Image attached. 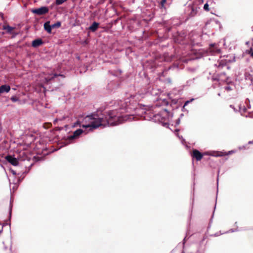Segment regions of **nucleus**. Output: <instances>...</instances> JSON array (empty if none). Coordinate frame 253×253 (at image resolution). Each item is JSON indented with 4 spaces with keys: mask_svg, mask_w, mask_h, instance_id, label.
I'll return each mask as SVG.
<instances>
[{
    "mask_svg": "<svg viewBox=\"0 0 253 253\" xmlns=\"http://www.w3.org/2000/svg\"><path fill=\"white\" fill-rule=\"evenodd\" d=\"M118 108L109 111L105 118L104 115H101L99 116L96 113H91L86 116L82 121L83 124L80 125V127L86 130L88 129L89 132L100 126H116L125 121L135 120V117L133 115L124 114L128 112V109H132L130 106L131 103L129 99L120 100L118 102Z\"/></svg>",
    "mask_w": 253,
    "mask_h": 253,
    "instance_id": "nucleus-1",
    "label": "nucleus"
},
{
    "mask_svg": "<svg viewBox=\"0 0 253 253\" xmlns=\"http://www.w3.org/2000/svg\"><path fill=\"white\" fill-rule=\"evenodd\" d=\"M169 112L166 109H163L159 113L153 116V119L155 121L161 123L164 126L168 127L169 124L167 121L169 117Z\"/></svg>",
    "mask_w": 253,
    "mask_h": 253,
    "instance_id": "nucleus-2",
    "label": "nucleus"
},
{
    "mask_svg": "<svg viewBox=\"0 0 253 253\" xmlns=\"http://www.w3.org/2000/svg\"><path fill=\"white\" fill-rule=\"evenodd\" d=\"M88 133V131L85 128L84 129L79 128L75 130L72 135L68 136L67 140L70 142L73 140L78 138L82 134L84 133V135H86Z\"/></svg>",
    "mask_w": 253,
    "mask_h": 253,
    "instance_id": "nucleus-3",
    "label": "nucleus"
},
{
    "mask_svg": "<svg viewBox=\"0 0 253 253\" xmlns=\"http://www.w3.org/2000/svg\"><path fill=\"white\" fill-rule=\"evenodd\" d=\"M48 8L46 6H42L38 8L32 9V13L37 14L38 15H42L48 12Z\"/></svg>",
    "mask_w": 253,
    "mask_h": 253,
    "instance_id": "nucleus-4",
    "label": "nucleus"
},
{
    "mask_svg": "<svg viewBox=\"0 0 253 253\" xmlns=\"http://www.w3.org/2000/svg\"><path fill=\"white\" fill-rule=\"evenodd\" d=\"M6 160L7 162L10 163L14 166H17L19 165L18 160L15 157H13L12 156L8 155L6 157Z\"/></svg>",
    "mask_w": 253,
    "mask_h": 253,
    "instance_id": "nucleus-5",
    "label": "nucleus"
},
{
    "mask_svg": "<svg viewBox=\"0 0 253 253\" xmlns=\"http://www.w3.org/2000/svg\"><path fill=\"white\" fill-rule=\"evenodd\" d=\"M203 154L196 149H194L193 151L192 157L193 158H195L197 161H200L203 158Z\"/></svg>",
    "mask_w": 253,
    "mask_h": 253,
    "instance_id": "nucleus-6",
    "label": "nucleus"
},
{
    "mask_svg": "<svg viewBox=\"0 0 253 253\" xmlns=\"http://www.w3.org/2000/svg\"><path fill=\"white\" fill-rule=\"evenodd\" d=\"M10 90V86L8 84H3L0 86V94L7 93Z\"/></svg>",
    "mask_w": 253,
    "mask_h": 253,
    "instance_id": "nucleus-7",
    "label": "nucleus"
},
{
    "mask_svg": "<svg viewBox=\"0 0 253 253\" xmlns=\"http://www.w3.org/2000/svg\"><path fill=\"white\" fill-rule=\"evenodd\" d=\"M99 23L96 22H93L92 24L88 27V30L92 32H95L98 28Z\"/></svg>",
    "mask_w": 253,
    "mask_h": 253,
    "instance_id": "nucleus-8",
    "label": "nucleus"
},
{
    "mask_svg": "<svg viewBox=\"0 0 253 253\" xmlns=\"http://www.w3.org/2000/svg\"><path fill=\"white\" fill-rule=\"evenodd\" d=\"M43 43V42L41 39H37L32 42V45L34 47H37L41 45Z\"/></svg>",
    "mask_w": 253,
    "mask_h": 253,
    "instance_id": "nucleus-9",
    "label": "nucleus"
},
{
    "mask_svg": "<svg viewBox=\"0 0 253 253\" xmlns=\"http://www.w3.org/2000/svg\"><path fill=\"white\" fill-rule=\"evenodd\" d=\"M208 154L209 155L216 157H222L224 156V153L220 151H211L210 152H208Z\"/></svg>",
    "mask_w": 253,
    "mask_h": 253,
    "instance_id": "nucleus-10",
    "label": "nucleus"
},
{
    "mask_svg": "<svg viewBox=\"0 0 253 253\" xmlns=\"http://www.w3.org/2000/svg\"><path fill=\"white\" fill-rule=\"evenodd\" d=\"M44 30L47 31V32L49 34H50L51 33V29L52 27L51 25H50V22L47 21L44 24Z\"/></svg>",
    "mask_w": 253,
    "mask_h": 253,
    "instance_id": "nucleus-11",
    "label": "nucleus"
},
{
    "mask_svg": "<svg viewBox=\"0 0 253 253\" xmlns=\"http://www.w3.org/2000/svg\"><path fill=\"white\" fill-rule=\"evenodd\" d=\"M168 0H161L160 3V8L166 9L167 6H169L168 5Z\"/></svg>",
    "mask_w": 253,
    "mask_h": 253,
    "instance_id": "nucleus-12",
    "label": "nucleus"
},
{
    "mask_svg": "<svg viewBox=\"0 0 253 253\" xmlns=\"http://www.w3.org/2000/svg\"><path fill=\"white\" fill-rule=\"evenodd\" d=\"M108 73L109 74L112 75L114 76H118L119 75H121L122 71L120 70L114 71H109Z\"/></svg>",
    "mask_w": 253,
    "mask_h": 253,
    "instance_id": "nucleus-13",
    "label": "nucleus"
},
{
    "mask_svg": "<svg viewBox=\"0 0 253 253\" xmlns=\"http://www.w3.org/2000/svg\"><path fill=\"white\" fill-rule=\"evenodd\" d=\"M3 29L6 30L7 32L8 33H11L12 31L14 29L13 27H12L9 25L4 26L3 27Z\"/></svg>",
    "mask_w": 253,
    "mask_h": 253,
    "instance_id": "nucleus-14",
    "label": "nucleus"
},
{
    "mask_svg": "<svg viewBox=\"0 0 253 253\" xmlns=\"http://www.w3.org/2000/svg\"><path fill=\"white\" fill-rule=\"evenodd\" d=\"M52 28H59L61 26V22L57 21L53 24L51 25Z\"/></svg>",
    "mask_w": 253,
    "mask_h": 253,
    "instance_id": "nucleus-15",
    "label": "nucleus"
},
{
    "mask_svg": "<svg viewBox=\"0 0 253 253\" xmlns=\"http://www.w3.org/2000/svg\"><path fill=\"white\" fill-rule=\"evenodd\" d=\"M58 76H61V77H64V76L63 75L57 74H54L53 75H52L51 77H49L47 78H48V79L49 80H52V79H54V78H56V77H57Z\"/></svg>",
    "mask_w": 253,
    "mask_h": 253,
    "instance_id": "nucleus-16",
    "label": "nucleus"
},
{
    "mask_svg": "<svg viewBox=\"0 0 253 253\" xmlns=\"http://www.w3.org/2000/svg\"><path fill=\"white\" fill-rule=\"evenodd\" d=\"M67 0H56V4L57 5H60Z\"/></svg>",
    "mask_w": 253,
    "mask_h": 253,
    "instance_id": "nucleus-17",
    "label": "nucleus"
},
{
    "mask_svg": "<svg viewBox=\"0 0 253 253\" xmlns=\"http://www.w3.org/2000/svg\"><path fill=\"white\" fill-rule=\"evenodd\" d=\"M10 99L13 102H15L19 100L18 98L17 97H16V96H12L11 97Z\"/></svg>",
    "mask_w": 253,
    "mask_h": 253,
    "instance_id": "nucleus-18",
    "label": "nucleus"
},
{
    "mask_svg": "<svg viewBox=\"0 0 253 253\" xmlns=\"http://www.w3.org/2000/svg\"><path fill=\"white\" fill-rule=\"evenodd\" d=\"M194 100V98H191L189 100H187L186 101H185V102L184 103V106H183V108L185 107V106L187 105L189 103L193 101Z\"/></svg>",
    "mask_w": 253,
    "mask_h": 253,
    "instance_id": "nucleus-19",
    "label": "nucleus"
},
{
    "mask_svg": "<svg viewBox=\"0 0 253 253\" xmlns=\"http://www.w3.org/2000/svg\"><path fill=\"white\" fill-rule=\"evenodd\" d=\"M204 9L205 10H207V11H209V4L208 3H206L204 4Z\"/></svg>",
    "mask_w": 253,
    "mask_h": 253,
    "instance_id": "nucleus-20",
    "label": "nucleus"
},
{
    "mask_svg": "<svg viewBox=\"0 0 253 253\" xmlns=\"http://www.w3.org/2000/svg\"><path fill=\"white\" fill-rule=\"evenodd\" d=\"M194 79H193L192 80H189L187 82V84L188 85H190L191 84H192L194 82Z\"/></svg>",
    "mask_w": 253,
    "mask_h": 253,
    "instance_id": "nucleus-21",
    "label": "nucleus"
},
{
    "mask_svg": "<svg viewBox=\"0 0 253 253\" xmlns=\"http://www.w3.org/2000/svg\"><path fill=\"white\" fill-rule=\"evenodd\" d=\"M238 229H231L230 230H229V231H227L225 232V233H232V232H236V231H238Z\"/></svg>",
    "mask_w": 253,
    "mask_h": 253,
    "instance_id": "nucleus-22",
    "label": "nucleus"
},
{
    "mask_svg": "<svg viewBox=\"0 0 253 253\" xmlns=\"http://www.w3.org/2000/svg\"><path fill=\"white\" fill-rule=\"evenodd\" d=\"M11 173L13 174V175H16V174H18V175H20L21 173L20 172H18L17 173L16 171L14 170H13V169H11Z\"/></svg>",
    "mask_w": 253,
    "mask_h": 253,
    "instance_id": "nucleus-23",
    "label": "nucleus"
},
{
    "mask_svg": "<svg viewBox=\"0 0 253 253\" xmlns=\"http://www.w3.org/2000/svg\"><path fill=\"white\" fill-rule=\"evenodd\" d=\"M176 135L179 137L180 139H181L182 143H183L184 141V139L183 138V137L182 136H179L177 133H176Z\"/></svg>",
    "mask_w": 253,
    "mask_h": 253,
    "instance_id": "nucleus-24",
    "label": "nucleus"
},
{
    "mask_svg": "<svg viewBox=\"0 0 253 253\" xmlns=\"http://www.w3.org/2000/svg\"><path fill=\"white\" fill-rule=\"evenodd\" d=\"M224 88H225V89L227 90V91H230V90H231L232 89V88L230 86H229V85L225 86Z\"/></svg>",
    "mask_w": 253,
    "mask_h": 253,
    "instance_id": "nucleus-25",
    "label": "nucleus"
},
{
    "mask_svg": "<svg viewBox=\"0 0 253 253\" xmlns=\"http://www.w3.org/2000/svg\"><path fill=\"white\" fill-rule=\"evenodd\" d=\"M112 83L108 84V88H109V89H113L114 88V87L112 86Z\"/></svg>",
    "mask_w": 253,
    "mask_h": 253,
    "instance_id": "nucleus-26",
    "label": "nucleus"
},
{
    "mask_svg": "<svg viewBox=\"0 0 253 253\" xmlns=\"http://www.w3.org/2000/svg\"><path fill=\"white\" fill-rule=\"evenodd\" d=\"M233 152H234V151L232 150V151H228L227 153H224V156L231 154Z\"/></svg>",
    "mask_w": 253,
    "mask_h": 253,
    "instance_id": "nucleus-27",
    "label": "nucleus"
},
{
    "mask_svg": "<svg viewBox=\"0 0 253 253\" xmlns=\"http://www.w3.org/2000/svg\"><path fill=\"white\" fill-rule=\"evenodd\" d=\"M196 12L194 11V9L192 8V12H191L190 15L193 16L196 14Z\"/></svg>",
    "mask_w": 253,
    "mask_h": 253,
    "instance_id": "nucleus-28",
    "label": "nucleus"
},
{
    "mask_svg": "<svg viewBox=\"0 0 253 253\" xmlns=\"http://www.w3.org/2000/svg\"><path fill=\"white\" fill-rule=\"evenodd\" d=\"M180 118H178L177 119L176 121V125H178L180 124Z\"/></svg>",
    "mask_w": 253,
    "mask_h": 253,
    "instance_id": "nucleus-29",
    "label": "nucleus"
},
{
    "mask_svg": "<svg viewBox=\"0 0 253 253\" xmlns=\"http://www.w3.org/2000/svg\"><path fill=\"white\" fill-rule=\"evenodd\" d=\"M230 107L231 108H232V109L234 110V111L235 112H237V110L236 109V108L234 107V106H233V105H230Z\"/></svg>",
    "mask_w": 253,
    "mask_h": 253,
    "instance_id": "nucleus-30",
    "label": "nucleus"
},
{
    "mask_svg": "<svg viewBox=\"0 0 253 253\" xmlns=\"http://www.w3.org/2000/svg\"><path fill=\"white\" fill-rule=\"evenodd\" d=\"M11 209L10 208V210H9V219L11 218Z\"/></svg>",
    "mask_w": 253,
    "mask_h": 253,
    "instance_id": "nucleus-31",
    "label": "nucleus"
},
{
    "mask_svg": "<svg viewBox=\"0 0 253 253\" xmlns=\"http://www.w3.org/2000/svg\"><path fill=\"white\" fill-rule=\"evenodd\" d=\"M169 0L168 5H169L171 3L172 0Z\"/></svg>",
    "mask_w": 253,
    "mask_h": 253,
    "instance_id": "nucleus-32",
    "label": "nucleus"
},
{
    "mask_svg": "<svg viewBox=\"0 0 253 253\" xmlns=\"http://www.w3.org/2000/svg\"><path fill=\"white\" fill-rule=\"evenodd\" d=\"M26 160H27V161H29L30 159L27 157L26 159H22V161H25Z\"/></svg>",
    "mask_w": 253,
    "mask_h": 253,
    "instance_id": "nucleus-33",
    "label": "nucleus"
},
{
    "mask_svg": "<svg viewBox=\"0 0 253 253\" xmlns=\"http://www.w3.org/2000/svg\"><path fill=\"white\" fill-rule=\"evenodd\" d=\"M3 231V226L1 227V229H0V234Z\"/></svg>",
    "mask_w": 253,
    "mask_h": 253,
    "instance_id": "nucleus-34",
    "label": "nucleus"
},
{
    "mask_svg": "<svg viewBox=\"0 0 253 253\" xmlns=\"http://www.w3.org/2000/svg\"><path fill=\"white\" fill-rule=\"evenodd\" d=\"M251 56L253 58V50L251 53Z\"/></svg>",
    "mask_w": 253,
    "mask_h": 253,
    "instance_id": "nucleus-35",
    "label": "nucleus"
},
{
    "mask_svg": "<svg viewBox=\"0 0 253 253\" xmlns=\"http://www.w3.org/2000/svg\"><path fill=\"white\" fill-rule=\"evenodd\" d=\"M79 124V121H77L76 123H75L74 126H76L77 124Z\"/></svg>",
    "mask_w": 253,
    "mask_h": 253,
    "instance_id": "nucleus-36",
    "label": "nucleus"
},
{
    "mask_svg": "<svg viewBox=\"0 0 253 253\" xmlns=\"http://www.w3.org/2000/svg\"><path fill=\"white\" fill-rule=\"evenodd\" d=\"M253 141H250L249 142V144H253Z\"/></svg>",
    "mask_w": 253,
    "mask_h": 253,
    "instance_id": "nucleus-37",
    "label": "nucleus"
},
{
    "mask_svg": "<svg viewBox=\"0 0 253 253\" xmlns=\"http://www.w3.org/2000/svg\"><path fill=\"white\" fill-rule=\"evenodd\" d=\"M185 238H186V237H185V238L184 239V240H183V246L184 245V244H185Z\"/></svg>",
    "mask_w": 253,
    "mask_h": 253,
    "instance_id": "nucleus-38",
    "label": "nucleus"
},
{
    "mask_svg": "<svg viewBox=\"0 0 253 253\" xmlns=\"http://www.w3.org/2000/svg\"><path fill=\"white\" fill-rule=\"evenodd\" d=\"M243 110H244V112H246V108L244 107V109H243Z\"/></svg>",
    "mask_w": 253,
    "mask_h": 253,
    "instance_id": "nucleus-39",
    "label": "nucleus"
},
{
    "mask_svg": "<svg viewBox=\"0 0 253 253\" xmlns=\"http://www.w3.org/2000/svg\"><path fill=\"white\" fill-rule=\"evenodd\" d=\"M184 116L183 114H180V117H182Z\"/></svg>",
    "mask_w": 253,
    "mask_h": 253,
    "instance_id": "nucleus-40",
    "label": "nucleus"
},
{
    "mask_svg": "<svg viewBox=\"0 0 253 253\" xmlns=\"http://www.w3.org/2000/svg\"><path fill=\"white\" fill-rule=\"evenodd\" d=\"M218 95L219 96H220V93H218Z\"/></svg>",
    "mask_w": 253,
    "mask_h": 253,
    "instance_id": "nucleus-41",
    "label": "nucleus"
},
{
    "mask_svg": "<svg viewBox=\"0 0 253 253\" xmlns=\"http://www.w3.org/2000/svg\"><path fill=\"white\" fill-rule=\"evenodd\" d=\"M215 236H218V234H215Z\"/></svg>",
    "mask_w": 253,
    "mask_h": 253,
    "instance_id": "nucleus-42",
    "label": "nucleus"
},
{
    "mask_svg": "<svg viewBox=\"0 0 253 253\" xmlns=\"http://www.w3.org/2000/svg\"><path fill=\"white\" fill-rule=\"evenodd\" d=\"M178 129H176V130H175V131H176V132H178Z\"/></svg>",
    "mask_w": 253,
    "mask_h": 253,
    "instance_id": "nucleus-43",
    "label": "nucleus"
},
{
    "mask_svg": "<svg viewBox=\"0 0 253 253\" xmlns=\"http://www.w3.org/2000/svg\"><path fill=\"white\" fill-rule=\"evenodd\" d=\"M32 166H33V164H31L30 165V167H31Z\"/></svg>",
    "mask_w": 253,
    "mask_h": 253,
    "instance_id": "nucleus-44",
    "label": "nucleus"
},
{
    "mask_svg": "<svg viewBox=\"0 0 253 253\" xmlns=\"http://www.w3.org/2000/svg\"><path fill=\"white\" fill-rule=\"evenodd\" d=\"M239 109H240V110H241V106H239Z\"/></svg>",
    "mask_w": 253,
    "mask_h": 253,
    "instance_id": "nucleus-45",
    "label": "nucleus"
},
{
    "mask_svg": "<svg viewBox=\"0 0 253 253\" xmlns=\"http://www.w3.org/2000/svg\"><path fill=\"white\" fill-rule=\"evenodd\" d=\"M26 173V171H24V172H23V174H24V173Z\"/></svg>",
    "mask_w": 253,
    "mask_h": 253,
    "instance_id": "nucleus-46",
    "label": "nucleus"
},
{
    "mask_svg": "<svg viewBox=\"0 0 253 253\" xmlns=\"http://www.w3.org/2000/svg\"><path fill=\"white\" fill-rule=\"evenodd\" d=\"M184 110H185V108H184H184L183 107L182 111H183Z\"/></svg>",
    "mask_w": 253,
    "mask_h": 253,
    "instance_id": "nucleus-47",
    "label": "nucleus"
},
{
    "mask_svg": "<svg viewBox=\"0 0 253 253\" xmlns=\"http://www.w3.org/2000/svg\"><path fill=\"white\" fill-rule=\"evenodd\" d=\"M54 121L55 122H57V119H55Z\"/></svg>",
    "mask_w": 253,
    "mask_h": 253,
    "instance_id": "nucleus-48",
    "label": "nucleus"
},
{
    "mask_svg": "<svg viewBox=\"0 0 253 253\" xmlns=\"http://www.w3.org/2000/svg\"><path fill=\"white\" fill-rule=\"evenodd\" d=\"M247 100L249 102V100L248 99H247L246 101H247Z\"/></svg>",
    "mask_w": 253,
    "mask_h": 253,
    "instance_id": "nucleus-49",
    "label": "nucleus"
},
{
    "mask_svg": "<svg viewBox=\"0 0 253 253\" xmlns=\"http://www.w3.org/2000/svg\"><path fill=\"white\" fill-rule=\"evenodd\" d=\"M5 225H6V223H4V224L2 226L3 227V226H4Z\"/></svg>",
    "mask_w": 253,
    "mask_h": 253,
    "instance_id": "nucleus-50",
    "label": "nucleus"
},
{
    "mask_svg": "<svg viewBox=\"0 0 253 253\" xmlns=\"http://www.w3.org/2000/svg\"><path fill=\"white\" fill-rule=\"evenodd\" d=\"M197 253H199L198 251L197 252Z\"/></svg>",
    "mask_w": 253,
    "mask_h": 253,
    "instance_id": "nucleus-51",
    "label": "nucleus"
},
{
    "mask_svg": "<svg viewBox=\"0 0 253 253\" xmlns=\"http://www.w3.org/2000/svg\"><path fill=\"white\" fill-rule=\"evenodd\" d=\"M181 253H184V252H182Z\"/></svg>",
    "mask_w": 253,
    "mask_h": 253,
    "instance_id": "nucleus-52",
    "label": "nucleus"
},
{
    "mask_svg": "<svg viewBox=\"0 0 253 253\" xmlns=\"http://www.w3.org/2000/svg\"><path fill=\"white\" fill-rule=\"evenodd\" d=\"M0 224H1V223H0Z\"/></svg>",
    "mask_w": 253,
    "mask_h": 253,
    "instance_id": "nucleus-53",
    "label": "nucleus"
}]
</instances>
